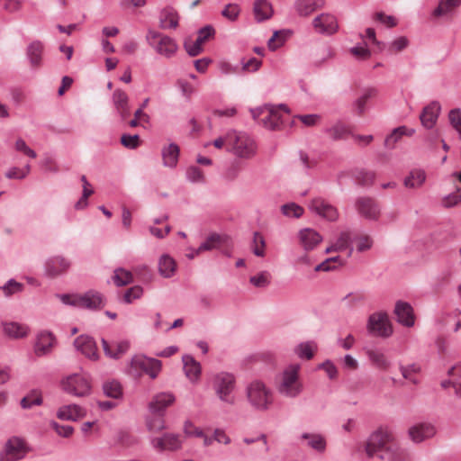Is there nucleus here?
<instances>
[{
	"label": "nucleus",
	"instance_id": "nucleus-52",
	"mask_svg": "<svg viewBox=\"0 0 461 461\" xmlns=\"http://www.w3.org/2000/svg\"><path fill=\"white\" fill-rule=\"evenodd\" d=\"M113 279L118 286L126 285L132 282V274L123 268H118L114 271Z\"/></svg>",
	"mask_w": 461,
	"mask_h": 461
},
{
	"label": "nucleus",
	"instance_id": "nucleus-59",
	"mask_svg": "<svg viewBox=\"0 0 461 461\" xmlns=\"http://www.w3.org/2000/svg\"><path fill=\"white\" fill-rule=\"evenodd\" d=\"M294 119L299 120L303 125L312 127L321 122V117L317 113L312 114H297Z\"/></svg>",
	"mask_w": 461,
	"mask_h": 461
},
{
	"label": "nucleus",
	"instance_id": "nucleus-44",
	"mask_svg": "<svg viewBox=\"0 0 461 461\" xmlns=\"http://www.w3.org/2000/svg\"><path fill=\"white\" fill-rule=\"evenodd\" d=\"M402 377L412 384H418V375L420 372V366L418 364H411L407 366H400L399 367Z\"/></svg>",
	"mask_w": 461,
	"mask_h": 461
},
{
	"label": "nucleus",
	"instance_id": "nucleus-1",
	"mask_svg": "<svg viewBox=\"0 0 461 461\" xmlns=\"http://www.w3.org/2000/svg\"><path fill=\"white\" fill-rule=\"evenodd\" d=\"M398 445L393 430L386 426H381L369 435L365 451L368 457L377 456L385 460Z\"/></svg>",
	"mask_w": 461,
	"mask_h": 461
},
{
	"label": "nucleus",
	"instance_id": "nucleus-12",
	"mask_svg": "<svg viewBox=\"0 0 461 461\" xmlns=\"http://www.w3.org/2000/svg\"><path fill=\"white\" fill-rule=\"evenodd\" d=\"M213 34V27L211 25H206L198 31V37L194 42H192L190 39L185 40L184 42V47L189 56H198L203 51V44Z\"/></svg>",
	"mask_w": 461,
	"mask_h": 461
},
{
	"label": "nucleus",
	"instance_id": "nucleus-53",
	"mask_svg": "<svg viewBox=\"0 0 461 461\" xmlns=\"http://www.w3.org/2000/svg\"><path fill=\"white\" fill-rule=\"evenodd\" d=\"M377 91L375 88H367L364 91L363 95L358 97L356 101V106L358 113H362L365 111V105L366 102L376 96Z\"/></svg>",
	"mask_w": 461,
	"mask_h": 461
},
{
	"label": "nucleus",
	"instance_id": "nucleus-64",
	"mask_svg": "<svg viewBox=\"0 0 461 461\" xmlns=\"http://www.w3.org/2000/svg\"><path fill=\"white\" fill-rule=\"evenodd\" d=\"M448 119L452 127L461 134V110L453 109L448 113Z\"/></svg>",
	"mask_w": 461,
	"mask_h": 461
},
{
	"label": "nucleus",
	"instance_id": "nucleus-22",
	"mask_svg": "<svg viewBox=\"0 0 461 461\" xmlns=\"http://www.w3.org/2000/svg\"><path fill=\"white\" fill-rule=\"evenodd\" d=\"M435 428L429 423H420L411 427L408 430L410 438L416 443H420L435 434Z\"/></svg>",
	"mask_w": 461,
	"mask_h": 461
},
{
	"label": "nucleus",
	"instance_id": "nucleus-63",
	"mask_svg": "<svg viewBox=\"0 0 461 461\" xmlns=\"http://www.w3.org/2000/svg\"><path fill=\"white\" fill-rule=\"evenodd\" d=\"M281 209L283 213L288 217L299 218L303 213V207L294 203L284 204Z\"/></svg>",
	"mask_w": 461,
	"mask_h": 461
},
{
	"label": "nucleus",
	"instance_id": "nucleus-14",
	"mask_svg": "<svg viewBox=\"0 0 461 461\" xmlns=\"http://www.w3.org/2000/svg\"><path fill=\"white\" fill-rule=\"evenodd\" d=\"M314 30L321 34L332 35L339 30L337 18L328 13L321 14L312 20Z\"/></svg>",
	"mask_w": 461,
	"mask_h": 461
},
{
	"label": "nucleus",
	"instance_id": "nucleus-33",
	"mask_svg": "<svg viewBox=\"0 0 461 461\" xmlns=\"http://www.w3.org/2000/svg\"><path fill=\"white\" fill-rule=\"evenodd\" d=\"M43 50L44 46L39 41L32 42L27 47L26 54L32 68H37L41 66Z\"/></svg>",
	"mask_w": 461,
	"mask_h": 461
},
{
	"label": "nucleus",
	"instance_id": "nucleus-27",
	"mask_svg": "<svg viewBox=\"0 0 461 461\" xmlns=\"http://www.w3.org/2000/svg\"><path fill=\"white\" fill-rule=\"evenodd\" d=\"M113 103L122 119L125 120L131 113L128 95L121 89H116L113 94Z\"/></svg>",
	"mask_w": 461,
	"mask_h": 461
},
{
	"label": "nucleus",
	"instance_id": "nucleus-40",
	"mask_svg": "<svg viewBox=\"0 0 461 461\" xmlns=\"http://www.w3.org/2000/svg\"><path fill=\"white\" fill-rule=\"evenodd\" d=\"M426 180V173L421 169H414L404 178L403 185L406 188L416 189L422 186Z\"/></svg>",
	"mask_w": 461,
	"mask_h": 461
},
{
	"label": "nucleus",
	"instance_id": "nucleus-31",
	"mask_svg": "<svg viewBox=\"0 0 461 461\" xmlns=\"http://www.w3.org/2000/svg\"><path fill=\"white\" fill-rule=\"evenodd\" d=\"M102 344L105 355L115 359L120 358L130 348V343L126 340L108 343L105 339H103Z\"/></svg>",
	"mask_w": 461,
	"mask_h": 461
},
{
	"label": "nucleus",
	"instance_id": "nucleus-49",
	"mask_svg": "<svg viewBox=\"0 0 461 461\" xmlns=\"http://www.w3.org/2000/svg\"><path fill=\"white\" fill-rule=\"evenodd\" d=\"M302 438L307 440L308 446L317 451H323L326 447L324 438L319 434L305 433L302 436Z\"/></svg>",
	"mask_w": 461,
	"mask_h": 461
},
{
	"label": "nucleus",
	"instance_id": "nucleus-24",
	"mask_svg": "<svg viewBox=\"0 0 461 461\" xmlns=\"http://www.w3.org/2000/svg\"><path fill=\"white\" fill-rule=\"evenodd\" d=\"M441 107L438 102H432L423 108L420 119L421 124L427 128L431 129L438 120Z\"/></svg>",
	"mask_w": 461,
	"mask_h": 461
},
{
	"label": "nucleus",
	"instance_id": "nucleus-54",
	"mask_svg": "<svg viewBox=\"0 0 461 461\" xmlns=\"http://www.w3.org/2000/svg\"><path fill=\"white\" fill-rule=\"evenodd\" d=\"M355 241L357 244V249L359 252L369 250L373 246V239L367 234H359L356 236Z\"/></svg>",
	"mask_w": 461,
	"mask_h": 461
},
{
	"label": "nucleus",
	"instance_id": "nucleus-28",
	"mask_svg": "<svg viewBox=\"0 0 461 461\" xmlns=\"http://www.w3.org/2000/svg\"><path fill=\"white\" fill-rule=\"evenodd\" d=\"M350 233L348 231H343L339 235L337 240L334 242H332L330 247L326 249L325 252L329 254L331 252H339L348 249L347 258H349L353 250L352 247L350 246Z\"/></svg>",
	"mask_w": 461,
	"mask_h": 461
},
{
	"label": "nucleus",
	"instance_id": "nucleus-20",
	"mask_svg": "<svg viewBox=\"0 0 461 461\" xmlns=\"http://www.w3.org/2000/svg\"><path fill=\"white\" fill-rule=\"evenodd\" d=\"M394 313L399 323L405 327H412L415 323V316L411 305L399 301L395 304Z\"/></svg>",
	"mask_w": 461,
	"mask_h": 461
},
{
	"label": "nucleus",
	"instance_id": "nucleus-58",
	"mask_svg": "<svg viewBox=\"0 0 461 461\" xmlns=\"http://www.w3.org/2000/svg\"><path fill=\"white\" fill-rule=\"evenodd\" d=\"M203 432L202 428L196 426L190 420H186L184 424V433L188 438L203 437Z\"/></svg>",
	"mask_w": 461,
	"mask_h": 461
},
{
	"label": "nucleus",
	"instance_id": "nucleus-57",
	"mask_svg": "<svg viewBox=\"0 0 461 461\" xmlns=\"http://www.w3.org/2000/svg\"><path fill=\"white\" fill-rule=\"evenodd\" d=\"M240 14V7L237 4H228L221 11V15L231 22L236 21Z\"/></svg>",
	"mask_w": 461,
	"mask_h": 461
},
{
	"label": "nucleus",
	"instance_id": "nucleus-36",
	"mask_svg": "<svg viewBox=\"0 0 461 461\" xmlns=\"http://www.w3.org/2000/svg\"><path fill=\"white\" fill-rule=\"evenodd\" d=\"M450 379L443 381L441 385L444 388L452 385L455 388L456 394L461 397V364L456 365L447 371Z\"/></svg>",
	"mask_w": 461,
	"mask_h": 461
},
{
	"label": "nucleus",
	"instance_id": "nucleus-15",
	"mask_svg": "<svg viewBox=\"0 0 461 461\" xmlns=\"http://www.w3.org/2000/svg\"><path fill=\"white\" fill-rule=\"evenodd\" d=\"M357 212L364 218L375 221L380 216L378 203L371 197H359L356 201Z\"/></svg>",
	"mask_w": 461,
	"mask_h": 461
},
{
	"label": "nucleus",
	"instance_id": "nucleus-23",
	"mask_svg": "<svg viewBox=\"0 0 461 461\" xmlns=\"http://www.w3.org/2000/svg\"><path fill=\"white\" fill-rule=\"evenodd\" d=\"M298 237L300 244L308 251L312 250L322 241L321 235L315 230L310 228L300 230Z\"/></svg>",
	"mask_w": 461,
	"mask_h": 461
},
{
	"label": "nucleus",
	"instance_id": "nucleus-26",
	"mask_svg": "<svg viewBox=\"0 0 461 461\" xmlns=\"http://www.w3.org/2000/svg\"><path fill=\"white\" fill-rule=\"evenodd\" d=\"M323 0H295L294 10L301 17H307L324 6Z\"/></svg>",
	"mask_w": 461,
	"mask_h": 461
},
{
	"label": "nucleus",
	"instance_id": "nucleus-35",
	"mask_svg": "<svg viewBox=\"0 0 461 461\" xmlns=\"http://www.w3.org/2000/svg\"><path fill=\"white\" fill-rule=\"evenodd\" d=\"M178 14L171 7L164 8L159 16V27L163 30L176 29L178 26Z\"/></svg>",
	"mask_w": 461,
	"mask_h": 461
},
{
	"label": "nucleus",
	"instance_id": "nucleus-16",
	"mask_svg": "<svg viewBox=\"0 0 461 461\" xmlns=\"http://www.w3.org/2000/svg\"><path fill=\"white\" fill-rule=\"evenodd\" d=\"M152 447L159 452L174 451L181 447L182 441L176 434L166 433L161 437L153 438L151 440Z\"/></svg>",
	"mask_w": 461,
	"mask_h": 461
},
{
	"label": "nucleus",
	"instance_id": "nucleus-45",
	"mask_svg": "<svg viewBox=\"0 0 461 461\" xmlns=\"http://www.w3.org/2000/svg\"><path fill=\"white\" fill-rule=\"evenodd\" d=\"M346 264V258L340 256L331 257L316 266L315 271H331L342 267Z\"/></svg>",
	"mask_w": 461,
	"mask_h": 461
},
{
	"label": "nucleus",
	"instance_id": "nucleus-32",
	"mask_svg": "<svg viewBox=\"0 0 461 461\" xmlns=\"http://www.w3.org/2000/svg\"><path fill=\"white\" fill-rule=\"evenodd\" d=\"M84 409L77 404L61 406L57 411V417L63 420H77L85 416Z\"/></svg>",
	"mask_w": 461,
	"mask_h": 461
},
{
	"label": "nucleus",
	"instance_id": "nucleus-13",
	"mask_svg": "<svg viewBox=\"0 0 461 461\" xmlns=\"http://www.w3.org/2000/svg\"><path fill=\"white\" fill-rule=\"evenodd\" d=\"M330 135L332 137L333 140L339 141H348V142H371L374 140L373 135H357L350 132L345 126L343 125H336L329 130Z\"/></svg>",
	"mask_w": 461,
	"mask_h": 461
},
{
	"label": "nucleus",
	"instance_id": "nucleus-7",
	"mask_svg": "<svg viewBox=\"0 0 461 461\" xmlns=\"http://www.w3.org/2000/svg\"><path fill=\"white\" fill-rule=\"evenodd\" d=\"M160 370L161 361L141 355L133 357L130 366V374L134 377L147 374L151 379H155Z\"/></svg>",
	"mask_w": 461,
	"mask_h": 461
},
{
	"label": "nucleus",
	"instance_id": "nucleus-17",
	"mask_svg": "<svg viewBox=\"0 0 461 461\" xmlns=\"http://www.w3.org/2000/svg\"><path fill=\"white\" fill-rule=\"evenodd\" d=\"M310 208L312 212L325 220L333 221L339 218V212L337 208L322 198L312 199Z\"/></svg>",
	"mask_w": 461,
	"mask_h": 461
},
{
	"label": "nucleus",
	"instance_id": "nucleus-4",
	"mask_svg": "<svg viewBox=\"0 0 461 461\" xmlns=\"http://www.w3.org/2000/svg\"><path fill=\"white\" fill-rule=\"evenodd\" d=\"M236 378L230 373H220L213 379V390L218 399L227 404L234 405L237 402L235 395Z\"/></svg>",
	"mask_w": 461,
	"mask_h": 461
},
{
	"label": "nucleus",
	"instance_id": "nucleus-55",
	"mask_svg": "<svg viewBox=\"0 0 461 461\" xmlns=\"http://www.w3.org/2000/svg\"><path fill=\"white\" fill-rule=\"evenodd\" d=\"M461 203V186L456 185L455 192L447 194L442 200V203L445 207H453Z\"/></svg>",
	"mask_w": 461,
	"mask_h": 461
},
{
	"label": "nucleus",
	"instance_id": "nucleus-5",
	"mask_svg": "<svg viewBox=\"0 0 461 461\" xmlns=\"http://www.w3.org/2000/svg\"><path fill=\"white\" fill-rule=\"evenodd\" d=\"M146 41L158 55L167 59L175 56L178 50V45L173 38L152 29L148 30Z\"/></svg>",
	"mask_w": 461,
	"mask_h": 461
},
{
	"label": "nucleus",
	"instance_id": "nucleus-21",
	"mask_svg": "<svg viewBox=\"0 0 461 461\" xmlns=\"http://www.w3.org/2000/svg\"><path fill=\"white\" fill-rule=\"evenodd\" d=\"M182 360L185 376L191 383L196 384L200 379L202 372L200 363L190 355L183 356Z\"/></svg>",
	"mask_w": 461,
	"mask_h": 461
},
{
	"label": "nucleus",
	"instance_id": "nucleus-6",
	"mask_svg": "<svg viewBox=\"0 0 461 461\" xmlns=\"http://www.w3.org/2000/svg\"><path fill=\"white\" fill-rule=\"evenodd\" d=\"M58 296L63 303L78 308L97 310L104 306L103 296L94 291H89L84 294H72Z\"/></svg>",
	"mask_w": 461,
	"mask_h": 461
},
{
	"label": "nucleus",
	"instance_id": "nucleus-29",
	"mask_svg": "<svg viewBox=\"0 0 461 461\" xmlns=\"http://www.w3.org/2000/svg\"><path fill=\"white\" fill-rule=\"evenodd\" d=\"M69 266V262L64 258L54 257L46 262V273L49 276L55 277L65 273Z\"/></svg>",
	"mask_w": 461,
	"mask_h": 461
},
{
	"label": "nucleus",
	"instance_id": "nucleus-42",
	"mask_svg": "<svg viewBox=\"0 0 461 461\" xmlns=\"http://www.w3.org/2000/svg\"><path fill=\"white\" fill-rule=\"evenodd\" d=\"M317 349V343L310 340L298 344L294 348V352L300 358L310 360L314 357Z\"/></svg>",
	"mask_w": 461,
	"mask_h": 461
},
{
	"label": "nucleus",
	"instance_id": "nucleus-46",
	"mask_svg": "<svg viewBox=\"0 0 461 461\" xmlns=\"http://www.w3.org/2000/svg\"><path fill=\"white\" fill-rule=\"evenodd\" d=\"M179 156L178 146H165L162 149L164 165L173 167L176 165Z\"/></svg>",
	"mask_w": 461,
	"mask_h": 461
},
{
	"label": "nucleus",
	"instance_id": "nucleus-38",
	"mask_svg": "<svg viewBox=\"0 0 461 461\" xmlns=\"http://www.w3.org/2000/svg\"><path fill=\"white\" fill-rule=\"evenodd\" d=\"M158 271L163 277L169 278L176 271V262L170 256L162 255L158 260Z\"/></svg>",
	"mask_w": 461,
	"mask_h": 461
},
{
	"label": "nucleus",
	"instance_id": "nucleus-61",
	"mask_svg": "<svg viewBox=\"0 0 461 461\" xmlns=\"http://www.w3.org/2000/svg\"><path fill=\"white\" fill-rule=\"evenodd\" d=\"M385 460L388 461H411L410 456L407 451L402 448L399 445L391 452Z\"/></svg>",
	"mask_w": 461,
	"mask_h": 461
},
{
	"label": "nucleus",
	"instance_id": "nucleus-48",
	"mask_svg": "<svg viewBox=\"0 0 461 461\" xmlns=\"http://www.w3.org/2000/svg\"><path fill=\"white\" fill-rule=\"evenodd\" d=\"M42 403V395L40 391L33 390L21 400V406L23 409H30L32 406H39Z\"/></svg>",
	"mask_w": 461,
	"mask_h": 461
},
{
	"label": "nucleus",
	"instance_id": "nucleus-51",
	"mask_svg": "<svg viewBox=\"0 0 461 461\" xmlns=\"http://www.w3.org/2000/svg\"><path fill=\"white\" fill-rule=\"evenodd\" d=\"M228 151L231 154L241 158H249L255 155L256 149L254 146H228Z\"/></svg>",
	"mask_w": 461,
	"mask_h": 461
},
{
	"label": "nucleus",
	"instance_id": "nucleus-19",
	"mask_svg": "<svg viewBox=\"0 0 461 461\" xmlns=\"http://www.w3.org/2000/svg\"><path fill=\"white\" fill-rule=\"evenodd\" d=\"M55 345V338L49 331H41L38 334L34 345V354L37 357H43L51 352Z\"/></svg>",
	"mask_w": 461,
	"mask_h": 461
},
{
	"label": "nucleus",
	"instance_id": "nucleus-25",
	"mask_svg": "<svg viewBox=\"0 0 461 461\" xmlns=\"http://www.w3.org/2000/svg\"><path fill=\"white\" fill-rule=\"evenodd\" d=\"M252 141L250 136L246 132L230 131L224 137L216 138L212 144H249Z\"/></svg>",
	"mask_w": 461,
	"mask_h": 461
},
{
	"label": "nucleus",
	"instance_id": "nucleus-30",
	"mask_svg": "<svg viewBox=\"0 0 461 461\" xmlns=\"http://www.w3.org/2000/svg\"><path fill=\"white\" fill-rule=\"evenodd\" d=\"M4 333L13 339L26 338L30 333V328L26 324L19 322L4 323Z\"/></svg>",
	"mask_w": 461,
	"mask_h": 461
},
{
	"label": "nucleus",
	"instance_id": "nucleus-18",
	"mask_svg": "<svg viewBox=\"0 0 461 461\" xmlns=\"http://www.w3.org/2000/svg\"><path fill=\"white\" fill-rule=\"evenodd\" d=\"M74 345L88 359L96 361L99 358L97 346L93 338L81 335L75 339Z\"/></svg>",
	"mask_w": 461,
	"mask_h": 461
},
{
	"label": "nucleus",
	"instance_id": "nucleus-3",
	"mask_svg": "<svg viewBox=\"0 0 461 461\" xmlns=\"http://www.w3.org/2000/svg\"><path fill=\"white\" fill-rule=\"evenodd\" d=\"M249 405L259 411L269 410L274 403L273 391L262 381L253 380L246 387Z\"/></svg>",
	"mask_w": 461,
	"mask_h": 461
},
{
	"label": "nucleus",
	"instance_id": "nucleus-41",
	"mask_svg": "<svg viewBox=\"0 0 461 461\" xmlns=\"http://www.w3.org/2000/svg\"><path fill=\"white\" fill-rule=\"evenodd\" d=\"M254 14L258 22L269 19L273 14V8L267 0H257L254 3Z\"/></svg>",
	"mask_w": 461,
	"mask_h": 461
},
{
	"label": "nucleus",
	"instance_id": "nucleus-10",
	"mask_svg": "<svg viewBox=\"0 0 461 461\" xmlns=\"http://www.w3.org/2000/svg\"><path fill=\"white\" fill-rule=\"evenodd\" d=\"M367 330L370 333L383 338H388L393 334V327L385 312H375L370 315Z\"/></svg>",
	"mask_w": 461,
	"mask_h": 461
},
{
	"label": "nucleus",
	"instance_id": "nucleus-34",
	"mask_svg": "<svg viewBox=\"0 0 461 461\" xmlns=\"http://www.w3.org/2000/svg\"><path fill=\"white\" fill-rule=\"evenodd\" d=\"M366 355L371 364L377 369L386 372L391 368V361L382 351L377 349H369L366 351Z\"/></svg>",
	"mask_w": 461,
	"mask_h": 461
},
{
	"label": "nucleus",
	"instance_id": "nucleus-50",
	"mask_svg": "<svg viewBox=\"0 0 461 461\" xmlns=\"http://www.w3.org/2000/svg\"><path fill=\"white\" fill-rule=\"evenodd\" d=\"M104 393L107 397L119 399L122 395L121 384L116 381H108L104 384Z\"/></svg>",
	"mask_w": 461,
	"mask_h": 461
},
{
	"label": "nucleus",
	"instance_id": "nucleus-37",
	"mask_svg": "<svg viewBox=\"0 0 461 461\" xmlns=\"http://www.w3.org/2000/svg\"><path fill=\"white\" fill-rule=\"evenodd\" d=\"M229 238L218 234L210 235L206 240L196 249V254L220 248L223 244H227Z\"/></svg>",
	"mask_w": 461,
	"mask_h": 461
},
{
	"label": "nucleus",
	"instance_id": "nucleus-43",
	"mask_svg": "<svg viewBox=\"0 0 461 461\" xmlns=\"http://www.w3.org/2000/svg\"><path fill=\"white\" fill-rule=\"evenodd\" d=\"M461 4V0H440L438 7L434 10V16H447L450 14Z\"/></svg>",
	"mask_w": 461,
	"mask_h": 461
},
{
	"label": "nucleus",
	"instance_id": "nucleus-2",
	"mask_svg": "<svg viewBox=\"0 0 461 461\" xmlns=\"http://www.w3.org/2000/svg\"><path fill=\"white\" fill-rule=\"evenodd\" d=\"M300 364H291L284 369L277 384V392L280 395L294 399L302 393L303 384L300 376Z\"/></svg>",
	"mask_w": 461,
	"mask_h": 461
},
{
	"label": "nucleus",
	"instance_id": "nucleus-62",
	"mask_svg": "<svg viewBox=\"0 0 461 461\" xmlns=\"http://www.w3.org/2000/svg\"><path fill=\"white\" fill-rule=\"evenodd\" d=\"M250 283L256 287H266L270 283V274L267 271L250 277Z\"/></svg>",
	"mask_w": 461,
	"mask_h": 461
},
{
	"label": "nucleus",
	"instance_id": "nucleus-60",
	"mask_svg": "<svg viewBox=\"0 0 461 461\" xmlns=\"http://www.w3.org/2000/svg\"><path fill=\"white\" fill-rule=\"evenodd\" d=\"M265 247H266V242H265L263 236L260 233L256 232L254 234V238H253V252H254V254L258 257H264L265 256Z\"/></svg>",
	"mask_w": 461,
	"mask_h": 461
},
{
	"label": "nucleus",
	"instance_id": "nucleus-8",
	"mask_svg": "<svg viewBox=\"0 0 461 461\" xmlns=\"http://www.w3.org/2000/svg\"><path fill=\"white\" fill-rule=\"evenodd\" d=\"M251 114L267 130L276 131L283 122L279 112L272 104H265L262 107L253 109Z\"/></svg>",
	"mask_w": 461,
	"mask_h": 461
},
{
	"label": "nucleus",
	"instance_id": "nucleus-47",
	"mask_svg": "<svg viewBox=\"0 0 461 461\" xmlns=\"http://www.w3.org/2000/svg\"><path fill=\"white\" fill-rule=\"evenodd\" d=\"M414 133L413 129H410L406 126H400L393 130L385 140L384 144H394L402 140V137L404 135L411 136Z\"/></svg>",
	"mask_w": 461,
	"mask_h": 461
},
{
	"label": "nucleus",
	"instance_id": "nucleus-56",
	"mask_svg": "<svg viewBox=\"0 0 461 461\" xmlns=\"http://www.w3.org/2000/svg\"><path fill=\"white\" fill-rule=\"evenodd\" d=\"M186 177L192 183H204L205 176L203 170L195 166H190L186 170Z\"/></svg>",
	"mask_w": 461,
	"mask_h": 461
},
{
	"label": "nucleus",
	"instance_id": "nucleus-9",
	"mask_svg": "<svg viewBox=\"0 0 461 461\" xmlns=\"http://www.w3.org/2000/svg\"><path fill=\"white\" fill-rule=\"evenodd\" d=\"M62 389L70 394L78 397H84L90 394L91 382L85 375L74 374L61 382Z\"/></svg>",
	"mask_w": 461,
	"mask_h": 461
},
{
	"label": "nucleus",
	"instance_id": "nucleus-39",
	"mask_svg": "<svg viewBox=\"0 0 461 461\" xmlns=\"http://www.w3.org/2000/svg\"><path fill=\"white\" fill-rule=\"evenodd\" d=\"M175 402V396L170 393H161L157 394L150 402V409L154 412H159L165 410Z\"/></svg>",
	"mask_w": 461,
	"mask_h": 461
},
{
	"label": "nucleus",
	"instance_id": "nucleus-11",
	"mask_svg": "<svg viewBox=\"0 0 461 461\" xmlns=\"http://www.w3.org/2000/svg\"><path fill=\"white\" fill-rule=\"evenodd\" d=\"M29 451L25 441L17 437H13L7 440L5 446V451L1 456V461H18L23 459Z\"/></svg>",
	"mask_w": 461,
	"mask_h": 461
}]
</instances>
